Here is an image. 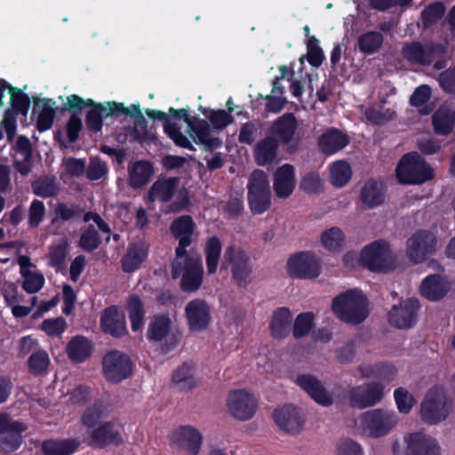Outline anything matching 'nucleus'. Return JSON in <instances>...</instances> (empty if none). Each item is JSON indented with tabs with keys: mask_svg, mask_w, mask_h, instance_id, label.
I'll return each instance as SVG.
<instances>
[{
	"mask_svg": "<svg viewBox=\"0 0 455 455\" xmlns=\"http://www.w3.org/2000/svg\"><path fill=\"white\" fill-rule=\"evenodd\" d=\"M442 52L443 48L438 44H422L419 41H412L403 44L401 54L410 64L429 66Z\"/></svg>",
	"mask_w": 455,
	"mask_h": 455,
	"instance_id": "nucleus-12",
	"label": "nucleus"
},
{
	"mask_svg": "<svg viewBox=\"0 0 455 455\" xmlns=\"http://www.w3.org/2000/svg\"><path fill=\"white\" fill-rule=\"evenodd\" d=\"M90 108L85 116V124L89 131L99 132L103 127V120L108 116L118 117L128 113V108L121 102L108 101L106 106L95 102L88 106Z\"/></svg>",
	"mask_w": 455,
	"mask_h": 455,
	"instance_id": "nucleus-13",
	"label": "nucleus"
},
{
	"mask_svg": "<svg viewBox=\"0 0 455 455\" xmlns=\"http://www.w3.org/2000/svg\"><path fill=\"white\" fill-rule=\"evenodd\" d=\"M320 41L315 36H308L307 41V60L315 68H319L325 57L323 49L319 46Z\"/></svg>",
	"mask_w": 455,
	"mask_h": 455,
	"instance_id": "nucleus-62",
	"label": "nucleus"
},
{
	"mask_svg": "<svg viewBox=\"0 0 455 455\" xmlns=\"http://www.w3.org/2000/svg\"><path fill=\"white\" fill-rule=\"evenodd\" d=\"M21 276L24 278L22 289L28 293L38 292L44 284V277L42 273L25 272Z\"/></svg>",
	"mask_w": 455,
	"mask_h": 455,
	"instance_id": "nucleus-63",
	"label": "nucleus"
},
{
	"mask_svg": "<svg viewBox=\"0 0 455 455\" xmlns=\"http://www.w3.org/2000/svg\"><path fill=\"white\" fill-rule=\"evenodd\" d=\"M432 94V89L428 84L418 86L410 97V104L415 108H420L419 113L427 116L433 111V108L425 104L429 100Z\"/></svg>",
	"mask_w": 455,
	"mask_h": 455,
	"instance_id": "nucleus-51",
	"label": "nucleus"
},
{
	"mask_svg": "<svg viewBox=\"0 0 455 455\" xmlns=\"http://www.w3.org/2000/svg\"><path fill=\"white\" fill-rule=\"evenodd\" d=\"M299 188L307 195H317L323 192V180L317 172H309L302 176Z\"/></svg>",
	"mask_w": 455,
	"mask_h": 455,
	"instance_id": "nucleus-60",
	"label": "nucleus"
},
{
	"mask_svg": "<svg viewBox=\"0 0 455 455\" xmlns=\"http://www.w3.org/2000/svg\"><path fill=\"white\" fill-rule=\"evenodd\" d=\"M271 188L267 174L260 169L254 170L247 183V201L253 215H260L271 206Z\"/></svg>",
	"mask_w": 455,
	"mask_h": 455,
	"instance_id": "nucleus-4",
	"label": "nucleus"
},
{
	"mask_svg": "<svg viewBox=\"0 0 455 455\" xmlns=\"http://www.w3.org/2000/svg\"><path fill=\"white\" fill-rule=\"evenodd\" d=\"M81 445L78 439H48L42 443L44 455H72Z\"/></svg>",
	"mask_w": 455,
	"mask_h": 455,
	"instance_id": "nucleus-38",
	"label": "nucleus"
},
{
	"mask_svg": "<svg viewBox=\"0 0 455 455\" xmlns=\"http://www.w3.org/2000/svg\"><path fill=\"white\" fill-rule=\"evenodd\" d=\"M449 291V285L445 279L439 274L427 275L420 284V293L431 301L443 299Z\"/></svg>",
	"mask_w": 455,
	"mask_h": 455,
	"instance_id": "nucleus-34",
	"label": "nucleus"
},
{
	"mask_svg": "<svg viewBox=\"0 0 455 455\" xmlns=\"http://www.w3.org/2000/svg\"><path fill=\"white\" fill-rule=\"evenodd\" d=\"M101 243V238L99 232L93 225L90 224L81 234L78 246L86 252H92Z\"/></svg>",
	"mask_w": 455,
	"mask_h": 455,
	"instance_id": "nucleus-57",
	"label": "nucleus"
},
{
	"mask_svg": "<svg viewBox=\"0 0 455 455\" xmlns=\"http://www.w3.org/2000/svg\"><path fill=\"white\" fill-rule=\"evenodd\" d=\"M221 251L222 243L218 236L212 235L207 238L204 247V256L207 273L209 275L216 273L221 255Z\"/></svg>",
	"mask_w": 455,
	"mask_h": 455,
	"instance_id": "nucleus-44",
	"label": "nucleus"
},
{
	"mask_svg": "<svg viewBox=\"0 0 455 455\" xmlns=\"http://www.w3.org/2000/svg\"><path fill=\"white\" fill-rule=\"evenodd\" d=\"M126 310L128 311L131 328L133 332L141 331L144 326L145 307L140 297L132 293L126 300Z\"/></svg>",
	"mask_w": 455,
	"mask_h": 455,
	"instance_id": "nucleus-41",
	"label": "nucleus"
},
{
	"mask_svg": "<svg viewBox=\"0 0 455 455\" xmlns=\"http://www.w3.org/2000/svg\"><path fill=\"white\" fill-rule=\"evenodd\" d=\"M179 178H158L148 191V200L151 203L159 201L161 203L170 202L179 186Z\"/></svg>",
	"mask_w": 455,
	"mask_h": 455,
	"instance_id": "nucleus-30",
	"label": "nucleus"
},
{
	"mask_svg": "<svg viewBox=\"0 0 455 455\" xmlns=\"http://www.w3.org/2000/svg\"><path fill=\"white\" fill-rule=\"evenodd\" d=\"M89 445L94 449H105L110 445L118 447L124 443L123 435L113 421L100 423L89 434Z\"/></svg>",
	"mask_w": 455,
	"mask_h": 455,
	"instance_id": "nucleus-20",
	"label": "nucleus"
},
{
	"mask_svg": "<svg viewBox=\"0 0 455 455\" xmlns=\"http://www.w3.org/2000/svg\"><path fill=\"white\" fill-rule=\"evenodd\" d=\"M286 268L291 277L313 279L320 275V259L310 251H299L288 259Z\"/></svg>",
	"mask_w": 455,
	"mask_h": 455,
	"instance_id": "nucleus-11",
	"label": "nucleus"
},
{
	"mask_svg": "<svg viewBox=\"0 0 455 455\" xmlns=\"http://www.w3.org/2000/svg\"><path fill=\"white\" fill-rule=\"evenodd\" d=\"M330 175L332 185L342 188L351 180L352 170L346 161H338L332 164Z\"/></svg>",
	"mask_w": 455,
	"mask_h": 455,
	"instance_id": "nucleus-52",
	"label": "nucleus"
},
{
	"mask_svg": "<svg viewBox=\"0 0 455 455\" xmlns=\"http://www.w3.org/2000/svg\"><path fill=\"white\" fill-rule=\"evenodd\" d=\"M100 328L103 332L114 338H122L128 334L125 316L115 305L109 306L102 311Z\"/></svg>",
	"mask_w": 455,
	"mask_h": 455,
	"instance_id": "nucleus-25",
	"label": "nucleus"
},
{
	"mask_svg": "<svg viewBox=\"0 0 455 455\" xmlns=\"http://www.w3.org/2000/svg\"><path fill=\"white\" fill-rule=\"evenodd\" d=\"M446 7L442 2H435L425 7L421 13V21L425 28L437 23L444 15Z\"/></svg>",
	"mask_w": 455,
	"mask_h": 455,
	"instance_id": "nucleus-53",
	"label": "nucleus"
},
{
	"mask_svg": "<svg viewBox=\"0 0 455 455\" xmlns=\"http://www.w3.org/2000/svg\"><path fill=\"white\" fill-rule=\"evenodd\" d=\"M273 419L282 431L291 435L299 434L305 423L299 409L291 404L276 408Z\"/></svg>",
	"mask_w": 455,
	"mask_h": 455,
	"instance_id": "nucleus-22",
	"label": "nucleus"
},
{
	"mask_svg": "<svg viewBox=\"0 0 455 455\" xmlns=\"http://www.w3.org/2000/svg\"><path fill=\"white\" fill-rule=\"evenodd\" d=\"M33 102V111L36 112L38 110L36 129L40 132L50 130L55 119V101L52 99H39L38 97H34Z\"/></svg>",
	"mask_w": 455,
	"mask_h": 455,
	"instance_id": "nucleus-32",
	"label": "nucleus"
},
{
	"mask_svg": "<svg viewBox=\"0 0 455 455\" xmlns=\"http://www.w3.org/2000/svg\"><path fill=\"white\" fill-rule=\"evenodd\" d=\"M296 188V176L293 165L284 164L274 172L273 188L277 198L287 199Z\"/></svg>",
	"mask_w": 455,
	"mask_h": 455,
	"instance_id": "nucleus-26",
	"label": "nucleus"
},
{
	"mask_svg": "<svg viewBox=\"0 0 455 455\" xmlns=\"http://www.w3.org/2000/svg\"><path fill=\"white\" fill-rule=\"evenodd\" d=\"M395 177L402 185H420L434 178V171L417 152H410L398 162Z\"/></svg>",
	"mask_w": 455,
	"mask_h": 455,
	"instance_id": "nucleus-3",
	"label": "nucleus"
},
{
	"mask_svg": "<svg viewBox=\"0 0 455 455\" xmlns=\"http://www.w3.org/2000/svg\"><path fill=\"white\" fill-rule=\"evenodd\" d=\"M153 173V164L149 161H136L128 170V184L133 189L141 188L149 182Z\"/></svg>",
	"mask_w": 455,
	"mask_h": 455,
	"instance_id": "nucleus-36",
	"label": "nucleus"
},
{
	"mask_svg": "<svg viewBox=\"0 0 455 455\" xmlns=\"http://www.w3.org/2000/svg\"><path fill=\"white\" fill-rule=\"evenodd\" d=\"M93 348L92 340L83 335H76L68 342L66 353L72 363H82L91 357Z\"/></svg>",
	"mask_w": 455,
	"mask_h": 455,
	"instance_id": "nucleus-33",
	"label": "nucleus"
},
{
	"mask_svg": "<svg viewBox=\"0 0 455 455\" xmlns=\"http://www.w3.org/2000/svg\"><path fill=\"white\" fill-rule=\"evenodd\" d=\"M419 307V302L415 298L402 300L399 305H394L388 312V323L401 330L413 327L417 323Z\"/></svg>",
	"mask_w": 455,
	"mask_h": 455,
	"instance_id": "nucleus-18",
	"label": "nucleus"
},
{
	"mask_svg": "<svg viewBox=\"0 0 455 455\" xmlns=\"http://www.w3.org/2000/svg\"><path fill=\"white\" fill-rule=\"evenodd\" d=\"M292 315L286 307H278L272 314L269 329L275 339H284L291 331Z\"/></svg>",
	"mask_w": 455,
	"mask_h": 455,
	"instance_id": "nucleus-37",
	"label": "nucleus"
},
{
	"mask_svg": "<svg viewBox=\"0 0 455 455\" xmlns=\"http://www.w3.org/2000/svg\"><path fill=\"white\" fill-rule=\"evenodd\" d=\"M172 381L180 391H191L196 385L193 368L188 363H183L172 373Z\"/></svg>",
	"mask_w": 455,
	"mask_h": 455,
	"instance_id": "nucleus-45",
	"label": "nucleus"
},
{
	"mask_svg": "<svg viewBox=\"0 0 455 455\" xmlns=\"http://www.w3.org/2000/svg\"><path fill=\"white\" fill-rule=\"evenodd\" d=\"M164 132L176 146L190 151H196V148L192 145L187 136L181 132L180 127L177 124L172 122L164 124Z\"/></svg>",
	"mask_w": 455,
	"mask_h": 455,
	"instance_id": "nucleus-58",
	"label": "nucleus"
},
{
	"mask_svg": "<svg viewBox=\"0 0 455 455\" xmlns=\"http://www.w3.org/2000/svg\"><path fill=\"white\" fill-rule=\"evenodd\" d=\"M385 385L381 382H369L350 389L348 402L350 406L364 409L374 406L384 397Z\"/></svg>",
	"mask_w": 455,
	"mask_h": 455,
	"instance_id": "nucleus-17",
	"label": "nucleus"
},
{
	"mask_svg": "<svg viewBox=\"0 0 455 455\" xmlns=\"http://www.w3.org/2000/svg\"><path fill=\"white\" fill-rule=\"evenodd\" d=\"M222 266L229 268L231 278L239 288H246L251 282L253 261L250 253L243 247L229 244L226 247Z\"/></svg>",
	"mask_w": 455,
	"mask_h": 455,
	"instance_id": "nucleus-2",
	"label": "nucleus"
},
{
	"mask_svg": "<svg viewBox=\"0 0 455 455\" xmlns=\"http://www.w3.org/2000/svg\"><path fill=\"white\" fill-rule=\"evenodd\" d=\"M363 432L371 437L386 435L395 425L396 415L394 411L373 409L363 412L360 417Z\"/></svg>",
	"mask_w": 455,
	"mask_h": 455,
	"instance_id": "nucleus-9",
	"label": "nucleus"
},
{
	"mask_svg": "<svg viewBox=\"0 0 455 455\" xmlns=\"http://www.w3.org/2000/svg\"><path fill=\"white\" fill-rule=\"evenodd\" d=\"M360 261L364 267L372 272L390 270L395 266L389 244L383 239L366 245L361 251Z\"/></svg>",
	"mask_w": 455,
	"mask_h": 455,
	"instance_id": "nucleus-6",
	"label": "nucleus"
},
{
	"mask_svg": "<svg viewBox=\"0 0 455 455\" xmlns=\"http://www.w3.org/2000/svg\"><path fill=\"white\" fill-rule=\"evenodd\" d=\"M331 309L342 322L358 325L368 317L369 300L359 289H349L333 298Z\"/></svg>",
	"mask_w": 455,
	"mask_h": 455,
	"instance_id": "nucleus-1",
	"label": "nucleus"
},
{
	"mask_svg": "<svg viewBox=\"0 0 455 455\" xmlns=\"http://www.w3.org/2000/svg\"><path fill=\"white\" fill-rule=\"evenodd\" d=\"M359 370L363 377L379 379L384 385L393 381L397 374L395 365L387 362L362 365Z\"/></svg>",
	"mask_w": 455,
	"mask_h": 455,
	"instance_id": "nucleus-35",
	"label": "nucleus"
},
{
	"mask_svg": "<svg viewBox=\"0 0 455 455\" xmlns=\"http://www.w3.org/2000/svg\"><path fill=\"white\" fill-rule=\"evenodd\" d=\"M432 124L436 134H450L455 126V110L441 105L432 116Z\"/></svg>",
	"mask_w": 455,
	"mask_h": 455,
	"instance_id": "nucleus-40",
	"label": "nucleus"
},
{
	"mask_svg": "<svg viewBox=\"0 0 455 455\" xmlns=\"http://www.w3.org/2000/svg\"><path fill=\"white\" fill-rule=\"evenodd\" d=\"M196 229V224L188 214L179 216L171 222L170 232L179 242L175 248L176 259H181L188 254L187 249L193 243Z\"/></svg>",
	"mask_w": 455,
	"mask_h": 455,
	"instance_id": "nucleus-14",
	"label": "nucleus"
},
{
	"mask_svg": "<svg viewBox=\"0 0 455 455\" xmlns=\"http://www.w3.org/2000/svg\"><path fill=\"white\" fill-rule=\"evenodd\" d=\"M50 363L48 353L44 349H38L33 352L28 358V371L35 377L44 375L47 372Z\"/></svg>",
	"mask_w": 455,
	"mask_h": 455,
	"instance_id": "nucleus-49",
	"label": "nucleus"
},
{
	"mask_svg": "<svg viewBox=\"0 0 455 455\" xmlns=\"http://www.w3.org/2000/svg\"><path fill=\"white\" fill-rule=\"evenodd\" d=\"M384 183L376 179H369L360 190V200L363 209L371 210L380 206L385 201Z\"/></svg>",
	"mask_w": 455,
	"mask_h": 455,
	"instance_id": "nucleus-28",
	"label": "nucleus"
},
{
	"mask_svg": "<svg viewBox=\"0 0 455 455\" xmlns=\"http://www.w3.org/2000/svg\"><path fill=\"white\" fill-rule=\"evenodd\" d=\"M149 244L143 240L129 243L125 254L121 259V267L124 273H133L140 268L148 259Z\"/></svg>",
	"mask_w": 455,
	"mask_h": 455,
	"instance_id": "nucleus-27",
	"label": "nucleus"
},
{
	"mask_svg": "<svg viewBox=\"0 0 455 455\" xmlns=\"http://www.w3.org/2000/svg\"><path fill=\"white\" fill-rule=\"evenodd\" d=\"M184 262L176 259L172 263V277L176 280L180 277V287L184 292L191 293L198 291L204 282L203 262L199 257L186 254Z\"/></svg>",
	"mask_w": 455,
	"mask_h": 455,
	"instance_id": "nucleus-5",
	"label": "nucleus"
},
{
	"mask_svg": "<svg viewBox=\"0 0 455 455\" xmlns=\"http://www.w3.org/2000/svg\"><path fill=\"white\" fill-rule=\"evenodd\" d=\"M8 91L11 95V108L20 112L22 116H27L30 108V98L20 89L8 85Z\"/></svg>",
	"mask_w": 455,
	"mask_h": 455,
	"instance_id": "nucleus-56",
	"label": "nucleus"
},
{
	"mask_svg": "<svg viewBox=\"0 0 455 455\" xmlns=\"http://www.w3.org/2000/svg\"><path fill=\"white\" fill-rule=\"evenodd\" d=\"M336 455H363L362 446L351 438H342L337 442Z\"/></svg>",
	"mask_w": 455,
	"mask_h": 455,
	"instance_id": "nucleus-64",
	"label": "nucleus"
},
{
	"mask_svg": "<svg viewBox=\"0 0 455 455\" xmlns=\"http://www.w3.org/2000/svg\"><path fill=\"white\" fill-rule=\"evenodd\" d=\"M384 37L380 32L368 31L358 38L359 51L363 54H373L382 46Z\"/></svg>",
	"mask_w": 455,
	"mask_h": 455,
	"instance_id": "nucleus-50",
	"label": "nucleus"
},
{
	"mask_svg": "<svg viewBox=\"0 0 455 455\" xmlns=\"http://www.w3.org/2000/svg\"><path fill=\"white\" fill-rule=\"evenodd\" d=\"M28 426L12 419L7 413H0V451L4 454H12L18 451L23 442V433Z\"/></svg>",
	"mask_w": 455,
	"mask_h": 455,
	"instance_id": "nucleus-7",
	"label": "nucleus"
},
{
	"mask_svg": "<svg viewBox=\"0 0 455 455\" xmlns=\"http://www.w3.org/2000/svg\"><path fill=\"white\" fill-rule=\"evenodd\" d=\"M101 363L103 374L111 383L118 384L132 376L133 363L124 352L111 350L103 356Z\"/></svg>",
	"mask_w": 455,
	"mask_h": 455,
	"instance_id": "nucleus-8",
	"label": "nucleus"
},
{
	"mask_svg": "<svg viewBox=\"0 0 455 455\" xmlns=\"http://www.w3.org/2000/svg\"><path fill=\"white\" fill-rule=\"evenodd\" d=\"M128 108V113L123 115L132 116L135 119L134 132L136 137L144 140H149L153 139V136L148 131L147 120L142 115L139 105H132V108Z\"/></svg>",
	"mask_w": 455,
	"mask_h": 455,
	"instance_id": "nucleus-54",
	"label": "nucleus"
},
{
	"mask_svg": "<svg viewBox=\"0 0 455 455\" xmlns=\"http://www.w3.org/2000/svg\"><path fill=\"white\" fill-rule=\"evenodd\" d=\"M185 315L189 330L195 332L205 331L212 320L211 307L202 299L188 301L185 307Z\"/></svg>",
	"mask_w": 455,
	"mask_h": 455,
	"instance_id": "nucleus-21",
	"label": "nucleus"
},
{
	"mask_svg": "<svg viewBox=\"0 0 455 455\" xmlns=\"http://www.w3.org/2000/svg\"><path fill=\"white\" fill-rule=\"evenodd\" d=\"M84 214V209L78 204L68 205L65 203H58L55 208V217L52 219V223L54 224L60 220L62 222L78 220Z\"/></svg>",
	"mask_w": 455,
	"mask_h": 455,
	"instance_id": "nucleus-55",
	"label": "nucleus"
},
{
	"mask_svg": "<svg viewBox=\"0 0 455 455\" xmlns=\"http://www.w3.org/2000/svg\"><path fill=\"white\" fill-rule=\"evenodd\" d=\"M227 405L230 414L242 421L251 419L258 408V403L254 395L244 389L230 391Z\"/></svg>",
	"mask_w": 455,
	"mask_h": 455,
	"instance_id": "nucleus-16",
	"label": "nucleus"
},
{
	"mask_svg": "<svg viewBox=\"0 0 455 455\" xmlns=\"http://www.w3.org/2000/svg\"><path fill=\"white\" fill-rule=\"evenodd\" d=\"M314 318L312 312L300 313L296 316L292 330L295 339H301L309 333L314 326Z\"/></svg>",
	"mask_w": 455,
	"mask_h": 455,
	"instance_id": "nucleus-59",
	"label": "nucleus"
},
{
	"mask_svg": "<svg viewBox=\"0 0 455 455\" xmlns=\"http://www.w3.org/2000/svg\"><path fill=\"white\" fill-rule=\"evenodd\" d=\"M346 235L338 227H331L321 235V243L331 252H339L345 243Z\"/></svg>",
	"mask_w": 455,
	"mask_h": 455,
	"instance_id": "nucleus-48",
	"label": "nucleus"
},
{
	"mask_svg": "<svg viewBox=\"0 0 455 455\" xmlns=\"http://www.w3.org/2000/svg\"><path fill=\"white\" fill-rule=\"evenodd\" d=\"M171 328L172 320L168 314H156L148 323L147 339L149 341L160 342L168 337Z\"/></svg>",
	"mask_w": 455,
	"mask_h": 455,
	"instance_id": "nucleus-39",
	"label": "nucleus"
},
{
	"mask_svg": "<svg viewBox=\"0 0 455 455\" xmlns=\"http://www.w3.org/2000/svg\"><path fill=\"white\" fill-rule=\"evenodd\" d=\"M68 242L66 237L52 243L49 247L48 265L56 271L62 270L68 256Z\"/></svg>",
	"mask_w": 455,
	"mask_h": 455,
	"instance_id": "nucleus-46",
	"label": "nucleus"
},
{
	"mask_svg": "<svg viewBox=\"0 0 455 455\" xmlns=\"http://www.w3.org/2000/svg\"><path fill=\"white\" fill-rule=\"evenodd\" d=\"M31 188L36 196L43 198L55 196L60 191L54 176H40L31 183Z\"/></svg>",
	"mask_w": 455,
	"mask_h": 455,
	"instance_id": "nucleus-47",
	"label": "nucleus"
},
{
	"mask_svg": "<svg viewBox=\"0 0 455 455\" xmlns=\"http://www.w3.org/2000/svg\"><path fill=\"white\" fill-rule=\"evenodd\" d=\"M349 137L337 128H328L318 139V147L326 156L333 155L349 144Z\"/></svg>",
	"mask_w": 455,
	"mask_h": 455,
	"instance_id": "nucleus-31",
	"label": "nucleus"
},
{
	"mask_svg": "<svg viewBox=\"0 0 455 455\" xmlns=\"http://www.w3.org/2000/svg\"><path fill=\"white\" fill-rule=\"evenodd\" d=\"M436 238L427 230H418L407 241L406 252L411 261L421 263L435 251Z\"/></svg>",
	"mask_w": 455,
	"mask_h": 455,
	"instance_id": "nucleus-15",
	"label": "nucleus"
},
{
	"mask_svg": "<svg viewBox=\"0 0 455 455\" xmlns=\"http://www.w3.org/2000/svg\"><path fill=\"white\" fill-rule=\"evenodd\" d=\"M444 396L437 389H430L420 405L422 420L429 425H435L446 419Z\"/></svg>",
	"mask_w": 455,
	"mask_h": 455,
	"instance_id": "nucleus-19",
	"label": "nucleus"
},
{
	"mask_svg": "<svg viewBox=\"0 0 455 455\" xmlns=\"http://www.w3.org/2000/svg\"><path fill=\"white\" fill-rule=\"evenodd\" d=\"M404 455H440L441 447L435 438L422 432L411 433L404 437Z\"/></svg>",
	"mask_w": 455,
	"mask_h": 455,
	"instance_id": "nucleus-23",
	"label": "nucleus"
},
{
	"mask_svg": "<svg viewBox=\"0 0 455 455\" xmlns=\"http://www.w3.org/2000/svg\"><path fill=\"white\" fill-rule=\"evenodd\" d=\"M281 145L269 135L259 140L255 147L254 156L257 164L265 166L274 162L277 156V149Z\"/></svg>",
	"mask_w": 455,
	"mask_h": 455,
	"instance_id": "nucleus-42",
	"label": "nucleus"
},
{
	"mask_svg": "<svg viewBox=\"0 0 455 455\" xmlns=\"http://www.w3.org/2000/svg\"><path fill=\"white\" fill-rule=\"evenodd\" d=\"M176 444L190 455H197L201 450L203 436L200 432L191 426H181L173 432Z\"/></svg>",
	"mask_w": 455,
	"mask_h": 455,
	"instance_id": "nucleus-29",
	"label": "nucleus"
},
{
	"mask_svg": "<svg viewBox=\"0 0 455 455\" xmlns=\"http://www.w3.org/2000/svg\"><path fill=\"white\" fill-rule=\"evenodd\" d=\"M298 121L293 113H284L277 117L268 129V135L281 146L287 147V152L293 154L299 149V143L294 141Z\"/></svg>",
	"mask_w": 455,
	"mask_h": 455,
	"instance_id": "nucleus-10",
	"label": "nucleus"
},
{
	"mask_svg": "<svg viewBox=\"0 0 455 455\" xmlns=\"http://www.w3.org/2000/svg\"><path fill=\"white\" fill-rule=\"evenodd\" d=\"M210 124L205 119H202L196 124V130L192 134H196L194 141L196 144L204 145L205 151L212 152L222 146V140L219 137H210Z\"/></svg>",
	"mask_w": 455,
	"mask_h": 455,
	"instance_id": "nucleus-43",
	"label": "nucleus"
},
{
	"mask_svg": "<svg viewBox=\"0 0 455 455\" xmlns=\"http://www.w3.org/2000/svg\"><path fill=\"white\" fill-rule=\"evenodd\" d=\"M104 415V405L101 402H95L88 406L81 417V423L89 428H94L98 425L99 420Z\"/></svg>",
	"mask_w": 455,
	"mask_h": 455,
	"instance_id": "nucleus-61",
	"label": "nucleus"
},
{
	"mask_svg": "<svg viewBox=\"0 0 455 455\" xmlns=\"http://www.w3.org/2000/svg\"><path fill=\"white\" fill-rule=\"evenodd\" d=\"M295 383L319 405L323 407L332 405L334 402L332 395L315 376L300 374L297 376Z\"/></svg>",
	"mask_w": 455,
	"mask_h": 455,
	"instance_id": "nucleus-24",
	"label": "nucleus"
}]
</instances>
